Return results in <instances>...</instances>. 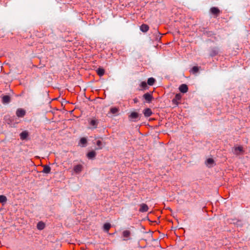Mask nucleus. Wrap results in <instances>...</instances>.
I'll use <instances>...</instances> for the list:
<instances>
[{"label": "nucleus", "instance_id": "nucleus-7", "mask_svg": "<svg viewBox=\"0 0 250 250\" xmlns=\"http://www.w3.org/2000/svg\"><path fill=\"white\" fill-rule=\"evenodd\" d=\"M210 12L216 16H217L220 13L219 9L215 7H213L210 8Z\"/></svg>", "mask_w": 250, "mask_h": 250}, {"label": "nucleus", "instance_id": "nucleus-23", "mask_svg": "<svg viewBox=\"0 0 250 250\" xmlns=\"http://www.w3.org/2000/svg\"><path fill=\"white\" fill-rule=\"evenodd\" d=\"M155 82V79L152 77H151L148 79L147 83L149 85H153Z\"/></svg>", "mask_w": 250, "mask_h": 250}, {"label": "nucleus", "instance_id": "nucleus-8", "mask_svg": "<svg viewBox=\"0 0 250 250\" xmlns=\"http://www.w3.org/2000/svg\"><path fill=\"white\" fill-rule=\"evenodd\" d=\"M83 166L81 165H77L74 167L73 170L76 173H79L82 171Z\"/></svg>", "mask_w": 250, "mask_h": 250}, {"label": "nucleus", "instance_id": "nucleus-24", "mask_svg": "<svg viewBox=\"0 0 250 250\" xmlns=\"http://www.w3.org/2000/svg\"><path fill=\"white\" fill-rule=\"evenodd\" d=\"M7 201V198L4 195H0V203L2 204H5Z\"/></svg>", "mask_w": 250, "mask_h": 250}, {"label": "nucleus", "instance_id": "nucleus-22", "mask_svg": "<svg viewBox=\"0 0 250 250\" xmlns=\"http://www.w3.org/2000/svg\"><path fill=\"white\" fill-rule=\"evenodd\" d=\"M110 111L111 113L115 115L117 114L119 111V109L115 107H111L110 109Z\"/></svg>", "mask_w": 250, "mask_h": 250}, {"label": "nucleus", "instance_id": "nucleus-27", "mask_svg": "<svg viewBox=\"0 0 250 250\" xmlns=\"http://www.w3.org/2000/svg\"><path fill=\"white\" fill-rule=\"evenodd\" d=\"M96 145L98 146L99 149H101L102 148V143L101 141H100V140L97 141L96 142Z\"/></svg>", "mask_w": 250, "mask_h": 250}, {"label": "nucleus", "instance_id": "nucleus-1", "mask_svg": "<svg viewBox=\"0 0 250 250\" xmlns=\"http://www.w3.org/2000/svg\"><path fill=\"white\" fill-rule=\"evenodd\" d=\"M88 123L89 125L88 128L91 130H93L97 128V126L99 124V121L96 118H92L88 120Z\"/></svg>", "mask_w": 250, "mask_h": 250}, {"label": "nucleus", "instance_id": "nucleus-29", "mask_svg": "<svg viewBox=\"0 0 250 250\" xmlns=\"http://www.w3.org/2000/svg\"><path fill=\"white\" fill-rule=\"evenodd\" d=\"M133 101L134 103H137L138 102V100L137 98H135L133 99Z\"/></svg>", "mask_w": 250, "mask_h": 250}, {"label": "nucleus", "instance_id": "nucleus-15", "mask_svg": "<svg viewBox=\"0 0 250 250\" xmlns=\"http://www.w3.org/2000/svg\"><path fill=\"white\" fill-rule=\"evenodd\" d=\"M96 152L94 151H91L87 154V157L89 159H93L96 156Z\"/></svg>", "mask_w": 250, "mask_h": 250}, {"label": "nucleus", "instance_id": "nucleus-25", "mask_svg": "<svg viewBox=\"0 0 250 250\" xmlns=\"http://www.w3.org/2000/svg\"><path fill=\"white\" fill-rule=\"evenodd\" d=\"M111 227V225L109 223H105L104 225V228L105 231L107 232Z\"/></svg>", "mask_w": 250, "mask_h": 250}, {"label": "nucleus", "instance_id": "nucleus-2", "mask_svg": "<svg viewBox=\"0 0 250 250\" xmlns=\"http://www.w3.org/2000/svg\"><path fill=\"white\" fill-rule=\"evenodd\" d=\"M232 151L236 155H242L244 152L243 148L241 146L234 147L232 149Z\"/></svg>", "mask_w": 250, "mask_h": 250}, {"label": "nucleus", "instance_id": "nucleus-19", "mask_svg": "<svg viewBox=\"0 0 250 250\" xmlns=\"http://www.w3.org/2000/svg\"><path fill=\"white\" fill-rule=\"evenodd\" d=\"M37 229L39 230H42L45 227V224L42 222H39L37 224Z\"/></svg>", "mask_w": 250, "mask_h": 250}, {"label": "nucleus", "instance_id": "nucleus-16", "mask_svg": "<svg viewBox=\"0 0 250 250\" xmlns=\"http://www.w3.org/2000/svg\"><path fill=\"white\" fill-rule=\"evenodd\" d=\"M28 136V133L26 131H23L20 134V137L21 140H25Z\"/></svg>", "mask_w": 250, "mask_h": 250}, {"label": "nucleus", "instance_id": "nucleus-26", "mask_svg": "<svg viewBox=\"0 0 250 250\" xmlns=\"http://www.w3.org/2000/svg\"><path fill=\"white\" fill-rule=\"evenodd\" d=\"M141 87L143 89H146L147 88V83L146 82H142L140 84Z\"/></svg>", "mask_w": 250, "mask_h": 250}, {"label": "nucleus", "instance_id": "nucleus-10", "mask_svg": "<svg viewBox=\"0 0 250 250\" xmlns=\"http://www.w3.org/2000/svg\"><path fill=\"white\" fill-rule=\"evenodd\" d=\"M143 113L145 116L146 117H148L150 116L152 114L151 110L149 108L145 109Z\"/></svg>", "mask_w": 250, "mask_h": 250}, {"label": "nucleus", "instance_id": "nucleus-13", "mask_svg": "<svg viewBox=\"0 0 250 250\" xmlns=\"http://www.w3.org/2000/svg\"><path fill=\"white\" fill-rule=\"evenodd\" d=\"M2 103L4 104H7L10 102V97L8 95H5L2 98Z\"/></svg>", "mask_w": 250, "mask_h": 250}, {"label": "nucleus", "instance_id": "nucleus-11", "mask_svg": "<svg viewBox=\"0 0 250 250\" xmlns=\"http://www.w3.org/2000/svg\"><path fill=\"white\" fill-rule=\"evenodd\" d=\"M130 235V232L129 230H125L123 232V235L125 238L123 240L126 241L129 239V236Z\"/></svg>", "mask_w": 250, "mask_h": 250}, {"label": "nucleus", "instance_id": "nucleus-5", "mask_svg": "<svg viewBox=\"0 0 250 250\" xmlns=\"http://www.w3.org/2000/svg\"><path fill=\"white\" fill-rule=\"evenodd\" d=\"M179 89L181 92L185 93L188 91V87L186 84H182L179 86Z\"/></svg>", "mask_w": 250, "mask_h": 250}, {"label": "nucleus", "instance_id": "nucleus-20", "mask_svg": "<svg viewBox=\"0 0 250 250\" xmlns=\"http://www.w3.org/2000/svg\"><path fill=\"white\" fill-rule=\"evenodd\" d=\"M87 140L85 138H82L81 139L80 141V144L82 146H85Z\"/></svg>", "mask_w": 250, "mask_h": 250}, {"label": "nucleus", "instance_id": "nucleus-3", "mask_svg": "<svg viewBox=\"0 0 250 250\" xmlns=\"http://www.w3.org/2000/svg\"><path fill=\"white\" fill-rule=\"evenodd\" d=\"M139 117V114L138 113L135 112H132L129 116V118L130 120L133 122H136L138 120Z\"/></svg>", "mask_w": 250, "mask_h": 250}, {"label": "nucleus", "instance_id": "nucleus-18", "mask_svg": "<svg viewBox=\"0 0 250 250\" xmlns=\"http://www.w3.org/2000/svg\"><path fill=\"white\" fill-rule=\"evenodd\" d=\"M149 27L146 24H143L140 26V30L143 32H146L148 30Z\"/></svg>", "mask_w": 250, "mask_h": 250}, {"label": "nucleus", "instance_id": "nucleus-6", "mask_svg": "<svg viewBox=\"0 0 250 250\" xmlns=\"http://www.w3.org/2000/svg\"><path fill=\"white\" fill-rule=\"evenodd\" d=\"M143 97L147 103H150L152 99V96L149 93H145Z\"/></svg>", "mask_w": 250, "mask_h": 250}, {"label": "nucleus", "instance_id": "nucleus-30", "mask_svg": "<svg viewBox=\"0 0 250 250\" xmlns=\"http://www.w3.org/2000/svg\"><path fill=\"white\" fill-rule=\"evenodd\" d=\"M240 221H238V222H237V225H240Z\"/></svg>", "mask_w": 250, "mask_h": 250}, {"label": "nucleus", "instance_id": "nucleus-9", "mask_svg": "<svg viewBox=\"0 0 250 250\" xmlns=\"http://www.w3.org/2000/svg\"><path fill=\"white\" fill-rule=\"evenodd\" d=\"M148 206L145 204H142L140 205V208L139 209V211L142 212H146L148 210Z\"/></svg>", "mask_w": 250, "mask_h": 250}, {"label": "nucleus", "instance_id": "nucleus-21", "mask_svg": "<svg viewBox=\"0 0 250 250\" xmlns=\"http://www.w3.org/2000/svg\"><path fill=\"white\" fill-rule=\"evenodd\" d=\"M97 73L99 76H102L104 74V70L103 68H99L97 70Z\"/></svg>", "mask_w": 250, "mask_h": 250}, {"label": "nucleus", "instance_id": "nucleus-28", "mask_svg": "<svg viewBox=\"0 0 250 250\" xmlns=\"http://www.w3.org/2000/svg\"><path fill=\"white\" fill-rule=\"evenodd\" d=\"M199 70V68L197 66H193L192 68V71L193 73H197Z\"/></svg>", "mask_w": 250, "mask_h": 250}, {"label": "nucleus", "instance_id": "nucleus-14", "mask_svg": "<svg viewBox=\"0 0 250 250\" xmlns=\"http://www.w3.org/2000/svg\"><path fill=\"white\" fill-rule=\"evenodd\" d=\"M214 160L212 158H208L206 162V164L208 167H212L214 164Z\"/></svg>", "mask_w": 250, "mask_h": 250}, {"label": "nucleus", "instance_id": "nucleus-4", "mask_svg": "<svg viewBox=\"0 0 250 250\" xmlns=\"http://www.w3.org/2000/svg\"><path fill=\"white\" fill-rule=\"evenodd\" d=\"M25 114V111L22 108H18L16 111V115L18 117H23Z\"/></svg>", "mask_w": 250, "mask_h": 250}, {"label": "nucleus", "instance_id": "nucleus-17", "mask_svg": "<svg viewBox=\"0 0 250 250\" xmlns=\"http://www.w3.org/2000/svg\"><path fill=\"white\" fill-rule=\"evenodd\" d=\"M43 169L42 170V172L44 173H49L51 171V168L49 166L47 165H44L43 166Z\"/></svg>", "mask_w": 250, "mask_h": 250}, {"label": "nucleus", "instance_id": "nucleus-12", "mask_svg": "<svg viewBox=\"0 0 250 250\" xmlns=\"http://www.w3.org/2000/svg\"><path fill=\"white\" fill-rule=\"evenodd\" d=\"M218 52H219V51H218V50L217 48H211L210 51L209 55L210 57H213L216 56V55H217Z\"/></svg>", "mask_w": 250, "mask_h": 250}]
</instances>
